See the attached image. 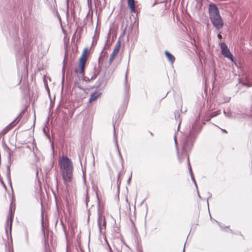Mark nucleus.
<instances>
[{"label": "nucleus", "mask_w": 252, "mask_h": 252, "mask_svg": "<svg viewBox=\"0 0 252 252\" xmlns=\"http://www.w3.org/2000/svg\"><path fill=\"white\" fill-rule=\"evenodd\" d=\"M218 115H219L218 111H215L214 113H211L210 111H199L192 124V127L189 134H184L181 138V143L184 153H186L191 149L196 137L201 130L202 126L200 120H201L202 124H205V121L210 120L212 118Z\"/></svg>", "instance_id": "f257e3e1"}, {"label": "nucleus", "mask_w": 252, "mask_h": 252, "mask_svg": "<svg viewBox=\"0 0 252 252\" xmlns=\"http://www.w3.org/2000/svg\"><path fill=\"white\" fill-rule=\"evenodd\" d=\"M209 13L210 20L213 26L218 30L222 29L223 22L219 10L215 4L211 3L209 4Z\"/></svg>", "instance_id": "f03ea898"}, {"label": "nucleus", "mask_w": 252, "mask_h": 252, "mask_svg": "<svg viewBox=\"0 0 252 252\" xmlns=\"http://www.w3.org/2000/svg\"><path fill=\"white\" fill-rule=\"evenodd\" d=\"M63 178L65 182H70L72 177L73 165L71 160L67 157L63 156L60 163Z\"/></svg>", "instance_id": "7ed1b4c3"}, {"label": "nucleus", "mask_w": 252, "mask_h": 252, "mask_svg": "<svg viewBox=\"0 0 252 252\" xmlns=\"http://www.w3.org/2000/svg\"><path fill=\"white\" fill-rule=\"evenodd\" d=\"M110 77L108 73H107L106 71L103 70L99 75V77L95 83L94 87L96 88L100 87H105L109 80Z\"/></svg>", "instance_id": "20e7f679"}, {"label": "nucleus", "mask_w": 252, "mask_h": 252, "mask_svg": "<svg viewBox=\"0 0 252 252\" xmlns=\"http://www.w3.org/2000/svg\"><path fill=\"white\" fill-rule=\"evenodd\" d=\"M87 49H85L82 56L80 59L79 66L75 69V72L76 73H79L82 75L84 74L85 65L87 60Z\"/></svg>", "instance_id": "39448f33"}, {"label": "nucleus", "mask_w": 252, "mask_h": 252, "mask_svg": "<svg viewBox=\"0 0 252 252\" xmlns=\"http://www.w3.org/2000/svg\"><path fill=\"white\" fill-rule=\"evenodd\" d=\"M190 150H191V149L190 150L188 151L186 153H185L183 152V150L182 149V155H181V156H180L179 155H178V158H179V160L180 162H182V160H183V157L184 156H185V157H186L187 158L188 165V167H189V173H190V176H191V180H192V181L193 182L194 184H195V186L196 189H197V184H196V183L195 182V179L194 178V176H193V173H192V170H191V165H190V162H189V156L188 153L189 152H190Z\"/></svg>", "instance_id": "423d86ee"}, {"label": "nucleus", "mask_w": 252, "mask_h": 252, "mask_svg": "<svg viewBox=\"0 0 252 252\" xmlns=\"http://www.w3.org/2000/svg\"><path fill=\"white\" fill-rule=\"evenodd\" d=\"M121 46V41L120 40H118L116 45L115 46L113 50L112 53H111L110 57L109 59V64H111L113 62L114 59L116 57V56L118 55L120 51V49Z\"/></svg>", "instance_id": "0eeeda50"}, {"label": "nucleus", "mask_w": 252, "mask_h": 252, "mask_svg": "<svg viewBox=\"0 0 252 252\" xmlns=\"http://www.w3.org/2000/svg\"><path fill=\"white\" fill-rule=\"evenodd\" d=\"M220 49L221 54L226 58L233 60V55L230 53L229 49L227 45L224 43H221L220 44Z\"/></svg>", "instance_id": "6e6552de"}, {"label": "nucleus", "mask_w": 252, "mask_h": 252, "mask_svg": "<svg viewBox=\"0 0 252 252\" xmlns=\"http://www.w3.org/2000/svg\"><path fill=\"white\" fill-rule=\"evenodd\" d=\"M97 224L99 229V231L100 233H101L102 227H104V228L105 229L106 220H105L104 216H103L100 213L99 210L98 211Z\"/></svg>", "instance_id": "1a4fd4ad"}, {"label": "nucleus", "mask_w": 252, "mask_h": 252, "mask_svg": "<svg viewBox=\"0 0 252 252\" xmlns=\"http://www.w3.org/2000/svg\"><path fill=\"white\" fill-rule=\"evenodd\" d=\"M186 111H175L174 115V118L175 120L178 123V130H179L180 125L182 122V119L183 117V115L184 114V113Z\"/></svg>", "instance_id": "9d476101"}, {"label": "nucleus", "mask_w": 252, "mask_h": 252, "mask_svg": "<svg viewBox=\"0 0 252 252\" xmlns=\"http://www.w3.org/2000/svg\"><path fill=\"white\" fill-rule=\"evenodd\" d=\"M223 114L226 117L230 119L243 117V116H240L239 114L236 113V111H223Z\"/></svg>", "instance_id": "9b49d317"}, {"label": "nucleus", "mask_w": 252, "mask_h": 252, "mask_svg": "<svg viewBox=\"0 0 252 252\" xmlns=\"http://www.w3.org/2000/svg\"><path fill=\"white\" fill-rule=\"evenodd\" d=\"M21 114H19V116L17 117L14 121H13L3 130L4 133H7L18 123L19 122V117L21 115Z\"/></svg>", "instance_id": "f8f14e48"}, {"label": "nucleus", "mask_w": 252, "mask_h": 252, "mask_svg": "<svg viewBox=\"0 0 252 252\" xmlns=\"http://www.w3.org/2000/svg\"><path fill=\"white\" fill-rule=\"evenodd\" d=\"M21 114H19V116L17 117L14 121H13L3 130L4 133H7L18 123L19 122V117L21 115Z\"/></svg>", "instance_id": "ddd939ff"}, {"label": "nucleus", "mask_w": 252, "mask_h": 252, "mask_svg": "<svg viewBox=\"0 0 252 252\" xmlns=\"http://www.w3.org/2000/svg\"><path fill=\"white\" fill-rule=\"evenodd\" d=\"M113 128H114V133H113L114 140V142H115V144H116V148H117V151H118V154H119V156L120 157V160H121V162H122V164L123 165V164L124 163V159H123V158L122 156L121 155V153L120 152V150L119 149L118 145V143H117V138H116V131H115V128L114 125H113Z\"/></svg>", "instance_id": "4468645a"}, {"label": "nucleus", "mask_w": 252, "mask_h": 252, "mask_svg": "<svg viewBox=\"0 0 252 252\" xmlns=\"http://www.w3.org/2000/svg\"><path fill=\"white\" fill-rule=\"evenodd\" d=\"M100 70L101 68L99 66L97 69L95 71L94 74H93L90 77L88 76H85L84 77L83 80L86 82H89L91 80L95 79L97 75H98L99 73L100 72Z\"/></svg>", "instance_id": "2eb2a0df"}, {"label": "nucleus", "mask_w": 252, "mask_h": 252, "mask_svg": "<svg viewBox=\"0 0 252 252\" xmlns=\"http://www.w3.org/2000/svg\"><path fill=\"white\" fill-rule=\"evenodd\" d=\"M165 54L169 62L173 64L175 60L174 56L167 51L165 52Z\"/></svg>", "instance_id": "dca6fc26"}, {"label": "nucleus", "mask_w": 252, "mask_h": 252, "mask_svg": "<svg viewBox=\"0 0 252 252\" xmlns=\"http://www.w3.org/2000/svg\"><path fill=\"white\" fill-rule=\"evenodd\" d=\"M101 93L95 92L93 93L89 98V102H91L95 100L98 97L100 96Z\"/></svg>", "instance_id": "f3484780"}, {"label": "nucleus", "mask_w": 252, "mask_h": 252, "mask_svg": "<svg viewBox=\"0 0 252 252\" xmlns=\"http://www.w3.org/2000/svg\"><path fill=\"white\" fill-rule=\"evenodd\" d=\"M127 4L130 8V12L131 13H134L135 12L134 0H127Z\"/></svg>", "instance_id": "a211bd4d"}, {"label": "nucleus", "mask_w": 252, "mask_h": 252, "mask_svg": "<svg viewBox=\"0 0 252 252\" xmlns=\"http://www.w3.org/2000/svg\"><path fill=\"white\" fill-rule=\"evenodd\" d=\"M6 177L7 179V181L8 183L10 184V186L11 185V181L10 178V166H8L7 167V173H6Z\"/></svg>", "instance_id": "6ab92c4d"}, {"label": "nucleus", "mask_w": 252, "mask_h": 252, "mask_svg": "<svg viewBox=\"0 0 252 252\" xmlns=\"http://www.w3.org/2000/svg\"><path fill=\"white\" fill-rule=\"evenodd\" d=\"M123 114H124V113H123V111H121V113H120V112H118L117 113V114H116V115L115 116V120L116 123L117 122V121L119 120V119L120 118H122Z\"/></svg>", "instance_id": "aec40b11"}, {"label": "nucleus", "mask_w": 252, "mask_h": 252, "mask_svg": "<svg viewBox=\"0 0 252 252\" xmlns=\"http://www.w3.org/2000/svg\"><path fill=\"white\" fill-rule=\"evenodd\" d=\"M25 239H26V244L28 245L29 244V241L28 233L27 231H26V232H25Z\"/></svg>", "instance_id": "412c9836"}, {"label": "nucleus", "mask_w": 252, "mask_h": 252, "mask_svg": "<svg viewBox=\"0 0 252 252\" xmlns=\"http://www.w3.org/2000/svg\"><path fill=\"white\" fill-rule=\"evenodd\" d=\"M9 215H10V224H11L12 220L13 217V213L12 212L11 209H10Z\"/></svg>", "instance_id": "4be33fe9"}, {"label": "nucleus", "mask_w": 252, "mask_h": 252, "mask_svg": "<svg viewBox=\"0 0 252 252\" xmlns=\"http://www.w3.org/2000/svg\"><path fill=\"white\" fill-rule=\"evenodd\" d=\"M217 223L220 225V227L221 228V229L222 230H224L226 228H229V226H225V227H223L222 226H221L220 223H219V221H216Z\"/></svg>", "instance_id": "5701e85b"}, {"label": "nucleus", "mask_w": 252, "mask_h": 252, "mask_svg": "<svg viewBox=\"0 0 252 252\" xmlns=\"http://www.w3.org/2000/svg\"><path fill=\"white\" fill-rule=\"evenodd\" d=\"M104 48H103V50H102V52H101L100 56H99V58H98V63H99H99H100V61L101 56L103 54L105 55V54H106V53H105V52H103V51H104Z\"/></svg>", "instance_id": "b1692460"}, {"label": "nucleus", "mask_w": 252, "mask_h": 252, "mask_svg": "<svg viewBox=\"0 0 252 252\" xmlns=\"http://www.w3.org/2000/svg\"><path fill=\"white\" fill-rule=\"evenodd\" d=\"M131 178H132V173H131L130 176L129 177L127 181V184H129L130 183V181H131Z\"/></svg>", "instance_id": "393cba45"}, {"label": "nucleus", "mask_w": 252, "mask_h": 252, "mask_svg": "<svg viewBox=\"0 0 252 252\" xmlns=\"http://www.w3.org/2000/svg\"><path fill=\"white\" fill-rule=\"evenodd\" d=\"M174 142H175V144L176 147H177V137H176V135H175V136H174Z\"/></svg>", "instance_id": "a878e982"}, {"label": "nucleus", "mask_w": 252, "mask_h": 252, "mask_svg": "<svg viewBox=\"0 0 252 252\" xmlns=\"http://www.w3.org/2000/svg\"><path fill=\"white\" fill-rule=\"evenodd\" d=\"M11 156H12L11 154L10 153H9L8 156V161H10L11 160Z\"/></svg>", "instance_id": "bb28decb"}, {"label": "nucleus", "mask_w": 252, "mask_h": 252, "mask_svg": "<svg viewBox=\"0 0 252 252\" xmlns=\"http://www.w3.org/2000/svg\"><path fill=\"white\" fill-rule=\"evenodd\" d=\"M218 38L220 39H221L222 38V36L221 35V34L220 33H219L218 34Z\"/></svg>", "instance_id": "cd10ccee"}, {"label": "nucleus", "mask_w": 252, "mask_h": 252, "mask_svg": "<svg viewBox=\"0 0 252 252\" xmlns=\"http://www.w3.org/2000/svg\"><path fill=\"white\" fill-rule=\"evenodd\" d=\"M221 130L225 133H227V131L225 129H221Z\"/></svg>", "instance_id": "c85d7f7f"}, {"label": "nucleus", "mask_w": 252, "mask_h": 252, "mask_svg": "<svg viewBox=\"0 0 252 252\" xmlns=\"http://www.w3.org/2000/svg\"><path fill=\"white\" fill-rule=\"evenodd\" d=\"M120 174H119L118 175V181H119V177H120Z\"/></svg>", "instance_id": "c756f323"}, {"label": "nucleus", "mask_w": 252, "mask_h": 252, "mask_svg": "<svg viewBox=\"0 0 252 252\" xmlns=\"http://www.w3.org/2000/svg\"><path fill=\"white\" fill-rule=\"evenodd\" d=\"M2 184H3V187L6 188V186L5 185V184L2 182Z\"/></svg>", "instance_id": "7c9ffc66"}, {"label": "nucleus", "mask_w": 252, "mask_h": 252, "mask_svg": "<svg viewBox=\"0 0 252 252\" xmlns=\"http://www.w3.org/2000/svg\"><path fill=\"white\" fill-rule=\"evenodd\" d=\"M185 245H186V243L184 245V247L185 246ZM185 252V247L184 248L183 252Z\"/></svg>", "instance_id": "2f4dec72"}, {"label": "nucleus", "mask_w": 252, "mask_h": 252, "mask_svg": "<svg viewBox=\"0 0 252 252\" xmlns=\"http://www.w3.org/2000/svg\"><path fill=\"white\" fill-rule=\"evenodd\" d=\"M229 232H232V230H231V229H229Z\"/></svg>", "instance_id": "473e14b6"}, {"label": "nucleus", "mask_w": 252, "mask_h": 252, "mask_svg": "<svg viewBox=\"0 0 252 252\" xmlns=\"http://www.w3.org/2000/svg\"><path fill=\"white\" fill-rule=\"evenodd\" d=\"M52 149H54L53 144H52Z\"/></svg>", "instance_id": "72a5a7b5"}, {"label": "nucleus", "mask_w": 252, "mask_h": 252, "mask_svg": "<svg viewBox=\"0 0 252 252\" xmlns=\"http://www.w3.org/2000/svg\"><path fill=\"white\" fill-rule=\"evenodd\" d=\"M34 118H35V111H34Z\"/></svg>", "instance_id": "f704fd0d"}, {"label": "nucleus", "mask_w": 252, "mask_h": 252, "mask_svg": "<svg viewBox=\"0 0 252 252\" xmlns=\"http://www.w3.org/2000/svg\"><path fill=\"white\" fill-rule=\"evenodd\" d=\"M197 192H198V191H197ZM198 196L200 198V195H199V193H198Z\"/></svg>", "instance_id": "c9c22d12"}, {"label": "nucleus", "mask_w": 252, "mask_h": 252, "mask_svg": "<svg viewBox=\"0 0 252 252\" xmlns=\"http://www.w3.org/2000/svg\"><path fill=\"white\" fill-rule=\"evenodd\" d=\"M176 148H177V151H178V148H177V147H176ZM177 153H179V151H177Z\"/></svg>", "instance_id": "e433bc0d"}, {"label": "nucleus", "mask_w": 252, "mask_h": 252, "mask_svg": "<svg viewBox=\"0 0 252 252\" xmlns=\"http://www.w3.org/2000/svg\"><path fill=\"white\" fill-rule=\"evenodd\" d=\"M36 175H37V174H38V171H36Z\"/></svg>", "instance_id": "4c0bfd02"}, {"label": "nucleus", "mask_w": 252, "mask_h": 252, "mask_svg": "<svg viewBox=\"0 0 252 252\" xmlns=\"http://www.w3.org/2000/svg\"><path fill=\"white\" fill-rule=\"evenodd\" d=\"M211 196H212V194H210V196H209V197H211Z\"/></svg>", "instance_id": "58836bf2"}, {"label": "nucleus", "mask_w": 252, "mask_h": 252, "mask_svg": "<svg viewBox=\"0 0 252 252\" xmlns=\"http://www.w3.org/2000/svg\"><path fill=\"white\" fill-rule=\"evenodd\" d=\"M64 66H63V70H64Z\"/></svg>", "instance_id": "ea45409f"}]
</instances>
